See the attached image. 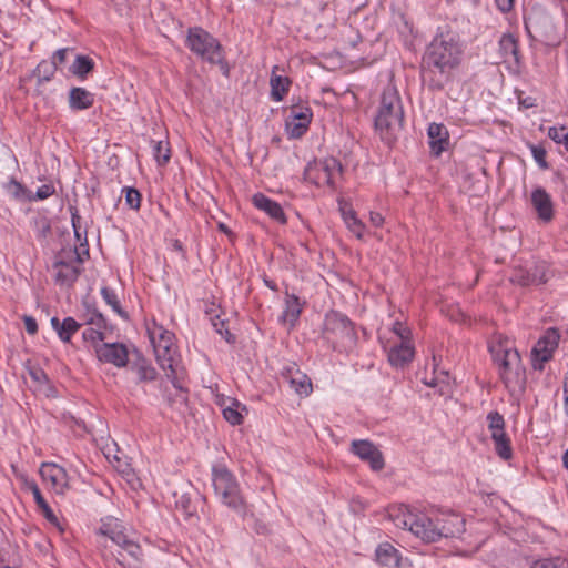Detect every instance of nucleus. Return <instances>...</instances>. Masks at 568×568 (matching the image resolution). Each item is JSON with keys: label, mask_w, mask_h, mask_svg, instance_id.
I'll use <instances>...</instances> for the list:
<instances>
[{"label": "nucleus", "mask_w": 568, "mask_h": 568, "mask_svg": "<svg viewBox=\"0 0 568 568\" xmlns=\"http://www.w3.org/2000/svg\"><path fill=\"white\" fill-rule=\"evenodd\" d=\"M462 47L452 32L437 34L423 59V80L433 90H440L462 60Z\"/></svg>", "instance_id": "nucleus-1"}, {"label": "nucleus", "mask_w": 568, "mask_h": 568, "mask_svg": "<svg viewBox=\"0 0 568 568\" xmlns=\"http://www.w3.org/2000/svg\"><path fill=\"white\" fill-rule=\"evenodd\" d=\"M148 333L158 364L176 389V399L173 403L181 406L185 405L186 395L182 382L186 372L181 364L178 347L174 343V334L159 325H153L148 329Z\"/></svg>", "instance_id": "nucleus-2"}, {"label": "nucleus", "mask_w": 568, "mask_h": 568, "mask_svg": "<svg viewBox=\"0 0 568 568\" xmlns=\"http://www.w3.org/2000/svg\"><path fill=\"white\" fill-rule=\"evenodd\" d=\"M404 121V110L398 91L388 85L382 94L378 113L375 118V126L382 138L390 142L396 133L402 129Z\"/></svg>", "instance_id": "nucleus-3"}, {"label": "nucleus", "mask_w": 568, "mask_h": 568, "mask_svg": "<svg viewBox=\"0 0 568 568\" xmlns=\"http://www.w3.org/2000/svg\"><path fill=\"white\" fill-rule=\"evenodd\" d=\"M213 488L220 503L233 511L245 515L247 505L234 475L222 465L212 469Z\"/></svg>", "instance_id": "nucleus-4"}, {"label": "nucleus", "mask_w": 568, "mask_h": 568, "mask_svg": "<svg viewBox=\"0 0 568 568\" xmlns=\"http://www.w3.org/2000/svg\"><path fill=\"white\" fill-rule=\"evenodd\" d=\"M490 352L495 363L498 365L499 374L508 388H524L526 373L521 358L516 349L504 346L501 343L493 345Z\"/></svg>", "instance_id": "nucleus-5"}, {"label": "nucleus", "mask_w": 568, "mask_h": 568, "mask_svg": "<svg viewBox=\"0 0 568 568\" xmlns=\"http://www.w3.org/2000/svg\"><path fill=\"white\" fill-rule=\"evenodd\" d=\"M323 334L334 347L352 346L356 339L352 322L338 312H329L326 315Z\"/></svg>", "instance_id": "nucleus-6"}, {"label": "nucleus", "mask_w": 568, "mask_h": 568, "mask_svg": "<svg viewBox=\"0 0 568 568\" xmlns=\"http://www.w3.org/2000/svg\"><path fill=\"white\" fill-rule=\"evenodd\" d=\"M187 45L195 54L210 63H222L223 53L219 41L202 28H191Z\"/></svg>", "instance_id": "nucleus-7"}, {"label": "nucleus", "mask_w": 568, "mask_h": 568, "mask_svg": "<svg viewBox=\"0 0 568 568\" xmlns=\"http://www.w3.org/2000/svg\"><path fill=\"white\" fill-rule=\"evenodd\" d=\"M342 164L335 158H326L322 161L310 163L304 172L306 180L316 185L327 184L334 186L336 179L342 175Z\"/></svg>", "instance_id": "nucleus-8"}, {"label": "nucleus", "mask_w": 568, "mask_h": 568, "mask_svg": "<svg viewBox=\"0 0 568 568\" xmlns=\"http://www.w3.org/2000/svg\"><path fill=\"white\" fill-rule=\"evenodd\" d=\"M487 422L497 455L504 460L510 459L513 456V449L510 439L505 433L504 417L497 412H490L487 415Z\"/></svg>", "instance_id": "nucleus-9"}, {"label": "nucleus", "mask_w": 568, "mask_h": 568, "mask_svg": "<svg viewBox=\"0 0 568 568\" xmlns=\"http://www.w3.org/2000/svg\"><path fill=\"white\" fill-rule=\"evenodd\" d=\"M560 335L556 328H549L538 339L531 351V364L535 369L541 371L544 364L552 358L555 349L558 347Z\"/></svg>", "instance_id": "nucleus-10"}, {"label": "nucleus", "mask_w": 568, "mask_h": 568, "mask_svg": "<svg viewBox=\"0 0 568 568\" xmlns=\"http://www.w3.org/2000/svg\"><path fill=\"white\" fill-rule=\"evenodd\" d=\"M547 266L544 262H535L530 265L515 266L510 276V282L519 286L540 285L547 282Z\"/></svg>", "instance_id": "nucleus-11"}, {"label": "nucleus", "mask_w": 568, "mask_h": 568, "mask_svg": "<svg viewBox=\"0 0 568 568\" xmlns=\"http://www.w3.org/2000/svg\"><path fill=\"white\" fill-rule=\"evenodd\" d=\"M43 483L58 495H63L69 488L68 475L64 468L53 463H43L40 467Z\"/></svg>", "instance_id": "nucleus-12"}, {"label": "nucleus", "mask_w": 568, "mask_h": 568, "mask_svg": "<svg viewBox=\"0 0 568 568\" xmlns=\"http://www.w3.org/2000/svg\"><path fill=\"white\" fill-rule=\"evenodd\" d=\"M387 352L388 362L394 367H404L410 363L415 355V348L412 342H390L384 344Z\"/></svg>", "instance_id": "nucleus-13"}, {"label": "nucleus", "mask_w": 568, "mask_h": 568, "mask_svg": "<svg viewBox=\"0 0 568 568\" xmlns=\"http://www.w3.org/2000/svg\"><path fill=\"white\" fill-rule=\"evenodd\" d=\"M94 351L100 362L110 363L116 367H124L128 364V349L123 344H97Z\"/></svg>", "instance_id": "nucleus-14"}, {"label": "nucleus", "mask_w": 568, "mask_h": 568, "mask_svg": "<svg viewBox=\"0 0 568 568\" xmlns=\"http://www.w3.org/2000/svg\"><path fill=\"white\" fill-rule=\"evenodd\" d=\"M352 450L361 459L367 462L375 471L383 469L384 458L382 453L368 440H354Z\"/></svg>", "instance_id": "nucleus-15"}, {"label": "nucleus", "mask_w": 568, "mask_h": 568, "mask_svg": "<svg viewBox=\"0 0 568 568\" xmlns=\"http://www.w3.org/2000/svg\"><path fill=\"white\" fill-rule=\"evenodd\" d=\"M530 202L538 219L549 222L554 217V204L550 195L542 187H536L531 192Z\"/></svg>", "instance_id": "nucleus-16"}, {"label": "nucleus", "mask_w": 568, "mask_h": 568, "mask_svg": "<svg viewBox=\"0 0 568 568\" xmlns=\"http://www.w3.org/2000/svg\"><path fill=\"white\" fill-rule=\"evenodd\" d=\"M438 524L437 518L432 519L426 515H415L412 532L427 542H435L438 540Z\"/></svg>", "instance_id": "nucleus-17"}, {"label": "nucleus", "mask_w": 568, "mask_h": 568, "mask_svg": "<svg viewBox=\"0 0 568 568\" xmlns=\"http://www.w3.org/2000/svg\"><path fill=\"white\" fill-rule=\"evenodd\" d=\"M438 524V540L440 538H454L465 531L464 519L456 514L443 515L437 517Z\"/></svg>", "instance_id": "nucleus-18"}, {"label": "nucleus", "mask_w": 568, "mask_h": 568, "mask_svg": "<svg viewBox=\"0 0 568 568\" xmlns=\"http://www.w3.org/2000/svg\"><path fill=\"white\" fill-rule=\"evenodd\" d=\"M283 376L298 395L308 396L312 393L311 379L306 374L302 373L298 368L288 367L283 373Z\"/></svg>", "instance_id": "nucleus-19"}, {"label": "nucleus", "mask_w": 568, "mask_h": 568, "mask_svg": "<svg viewBox=\"0 0 568 568\" xmlns=\"http://www.w3.org/2000/svg\"><path fill=\"white\" fill-rule=\"evenodd\" d=\"M253 204L261 211H264L270 217L277 221L281 224L286 223V216L283 212L282 206L265 196L262 193H256L252 197Z\"/></svg>", "instance_id": "nucleus-20"}, {"label": "nucleus", "mask_w": 568, "mask_h": 568, "mask_svg": "<svg viewBox=\"0 0 568 568\" xmlns=\"http://www.w3.org/2000/svg\"><path fill=\"white\" fill-rule=\"evenodd\" d=\"M55 271L54 277L60 285H72L80 275V267L67 263L62 260H57L53 264Z\"/></svg>", "instance_id": "nucleus-21"}, {"label": "nucleus", "mask_w": 568, "mask_h": 568, "mask_svg": "<svg viewBox=\"0 0 568 568\" xmlns=\"http://www.w3.org/2000/svg\"><path fill=\"white\" fill-rule=\"evenodd\" d=\"M499 53L505 63H519L517 39L511 33H505L499 40Z\"/></svg>", "instance_id": "nucleus-22"}, {"label": "nucleus", "mask_w": 568, "mask_h": 568, "mask_svg": "<svg viewBox=\"0 0 568 568\" xmlns=\"http://www.w3.org/2000/svg\"><path fill=\"white\" fill-rule=\"evenodd\" d=\"M290 118H292L294 121H298L297 123H294L293 128L291 129V135L298 138L306 131L311 122L312 113L308 108L292 106L290 111Z\"/></svg>", "instance_id": "nucleus-23"}, {"label": "nucleus", "mask_w": 568, "mask_h": 568, "mask_svg": "<svg viewBox=\"0 0 568 568\" xmlns=\"http://www.w3.org/2000/svg\"><path fill=\"white\" fill-rule=\"evenodd\" d=\"M432 150L439 155L448 144V131L443 124L432 123L428 126Z\"/></svg>", "instance_id": "nucleus-24"}, {"label": "nucleus", "mask_w": 568, "mask_h": 568, "mask_svg": "<svg viewBox=\"0 0 568 568\" xmlns=\"http://www.w3.org/2000/svg\"><path fill=\"white\" fill-rule=\"evenodd\" d=\"M81 217L77 213H72V226L74 230V235L77 240L80 242L79 246L74 248L75 258L79 263H82L84 258L89 257V246L87 239V230H81L80 224Z\"/></svg>", "instance_id": "nucleus-25"}, {"label": "nucleus", "mask_w": 568, "mask_h": 568, "mask_svg": "<svg viewBox=\"0 0 568 568\" xmlns=\"http://www.w3.org/2000/svg\"><path fill=\"white\" fill-rule=\"evenodd\" d=\"M278 67H274L270 80L271 97L274 101H282L287 93L291 85V80L287 77L276 74Z\"/></svg>", "instance_id": "nucleus-26"}, {"label": "nucleus", "mask_w": 568, "mask_h": 568, "mask_svg": "<svg viewBox=\"0 0 568 568\" xmlns=\"http://www.w3.org/2000/svg\"><path fill=\"white\" fill-rule=\"evenodd\" d=\"M376 559L383 566L398 567L400 556L393 545L385 542L376 549Z\"/></svg>", "instance_id": "nucleus-27"}, {"label": "nucleus", "mask_w": 568, "mask_h": 568, "mask_svg": "<svg viewBox=\"0 0 568 568\" xmlns=\"http://www.w3.org/2000/svg\"><path fill=\"white\" fill-rule=\"evenodd\" d=\"M339 211L349 231L353 232L358 239H361L363 236L365 226L362 221L357 219L355 211L351 207V205L346 203H341Z\"/></svg>", "instance_id": "nucleus-28"}, {"label": "nucleus", "mask_w": 568, "mask_h": 568, "mask_svg": "<svg viewBox=\"0 0 568 568\" xmlns=\"http://www.w3.org/2000/svg\"><path fill=\"white\" fill-rule=\"evenodd\" d=\"M415 515L416 514L405 507H397L389 510V518L394 525L403 529L407 528L410 532L413 530Z\"/></svg>", "instance_id": "nucleus-29"}, {"label": "nucleus", "mask_w": 568, "mask_h": 568, "mask_svg": "<svg viewBox=\"0 0 568 568\" xmlns=\"http://www.w3.org/2000/svg\"><path fill=\"white\" fill-rule=\"evenodd\" d=\"M93 94L83 88H73L70 91V105L73 109H88L93 104Z\"/></svg>", "instance_id": "nucleus-30"}, {"label": "nucleus", "mask_w": 568, "mask_h": 568, "mask_svg": "<svg viewBox=\"0 0 568 568\" xmlns=\"http://www.w3.org/2000/svg\"><path fill=\"white\" fill-rule=\"evenodd\" d=\"M27 487L31 490L33 498L38 505V507L42 510L44 517L52 524L58 525V518L53 514L52 509L44 500L38 485L34 481H27Z\"/></svg>", "instance_id": "nucleus-31"}, {"label": "nucleus", "mask_w": 568, "mask_h": 568, "mask_svg": "<svg viewBox=\"0 0 568 568\" xmlns=\"http://www.w3.org/2000/svg\"><path fill=\"white\" fill-rule=\"evenodd\" d=\"M301 311L298 298L296 296H287L285 310L280 320L283 324H288L292 327L298 320Z\"/></svg>", "instance_id": "nucleus-32"}, {"label": "nucleus", "mask_w": 568, "mask_h": 568, "mask_svg": "<svg viewBox=\"0 0 568 568\" xmlns=\"http://www.w3.org/2000/svg\"><path fill=\"white\" fill-rule=\"evenodd\" d=\"M93 69L94 61L91 58L81 54L75 57L74 62L70 67V71L80 79H84Z\"/></svg>", "instance_id": "nucleus-33"}, {"label": "nucleus", "mask_w": 568, "mask_h": 568, "mask_svg": "<svg viewBox=\"0 0 568 568\" xmlns=\"http://www.w3.org/2000/svg\"><path fill=\"white\" fill-rule=\"evenodd\" d=\"M123 529V525L121 521L113 517H108L104 519L99 528V532L103 536L109 537L111 540H114L116 535H119Z\"/></svg>", "instance_id": "nucleus-34"}, {"label": "nucleus", "mask_w": 568, "mask_h": 568, "mask_svg": "<svg viewBox=\"0 0 568 568\" xmlns=\"http://www.w3.org/2000/svg\"><path fill=\"white\" fill-rule=\"evenodd\" d=\"M80 327L81 324H79L73 317H65L59 326L57 334L62 342L69 343L71 341V336L78 332Z\"/></svg>", "instance_id": "nucleus-35"}, {"label": "nucleus", "mask_w": 568, "mask_h": 568, "mask_svg": "<svg viewBox=\"0 0 568 568\" xmlns=\"http://www.w3.org/2000/svg\"><path fill=\"white\" fill-rule=\"evenodd\" d=\"M134 369L138 375L139 382H152L158 376L155 368L144 361L138 363Z\"/></svg>", "instance_id": "nucleus-36"}, {"label": "nucleus", "mask_w": 568, "mask_h": 568, "mask_svg": "<svg viewBox=\"0 0 568 568\" xmlns=\"http://www.w3.org/2000/svg\"><path fill=\"white\" fill-rule=\"evenodd\" d=\"M57 69L54 64L48 61H42L38 64L33 74L38 78L39 83L43 81H50L54 75Z\"/></svg>", "instance_id": "nucleus-37"}, {"label": "nucleus", "mask_w": 568, "mask_h": 568, "mask_svg": "<svg viewBox=\"0 0 568 568\" xmlns=\"http://www.w3.org/2000/svg\"><path fill=\"white\" fill-rule=\"evenodd\" d=\"M153 153L158 164L165 165L171 158L169 143L164 141L156 142L153 146Z\"/></svg>", "instance_id": "nucleus-38"}, {"label": "nucleus", "mask_w": 568, "mask_h": 568, "mask_svg": "<svg viewBox=\"0 0 568 568\" xmlns=\"http://www.w3.org/2000/svg\"><path fill=\"white\" fill-rule=\"evenodd\" d=\"M392 332L395 336L394 339H389L390 342H412V331L409 327H407L405 324L400 322H395L393 324Z\"/></svg>", "instance_id": "nucleus-39"}, {"label": "nucleus", "mask_w": 568, "mask_h": 568, "mask_svg": "<svg viewBox=\"0 0 568 568\" xmlns=\"http://www.w3.org/2000/svg\"><path fill=\"white\" fill-rule=\"evenodd\" d=\"M239 403H233L232 406H227L223 409L224 418L232 425H239L242 423L243 416L237 409Z\"/></svg>", "instance_id": "nucleus-40"}, {"label": "nucleus", "mask_w": 568, "mask_h": 568, "mask_svg": "<svg viewBox=\"0 0 568 568\" xmlns=\"http://www.w3.org/2000/svg\"><path fill=\"white\" fill-rule=\"evenodd\" d=\"M122 549L131 557L133 564L141 561L142 549L140 545L134 540L126 544V546H124Z\"/></svg>", "instance_id": "nucleus-41"}, {"label": "nucleus", "mask_w": 568, "mask_h": 568, "mask_svg": "<svg viewBox=\"0 0 568 568\" xmlns=\"http://www.w3.org/2000/svg\"><path fill=\"white\" fill-rule=\"evenodd\" d=\"M101 294L104 298V301L115 311L118 312L119 314H122V311H121V307H120V303L116 298V295L113 291H111L110 288L108 287H103L101 290Z\"/></svg>", "instance_id": "nucleus-42"}, {"label": "nucleus", "mask_w": 568, "mask_h": 568, "mask_svg": "<svg viewBox=\"0 0 568 568\" xmlns=\"http://www.w3.org/2000/svg\"><path fill=\"white\" fill-rule=\"evenodd\" d=\"M530 568H568V562H565L560 559L557 560H537L535 561Z\"/></svg>", "instance_id": "nucleus-43"}, {"label": "nucleus", "mask_w": 568, "mask_h": 568, "mask_svg": "<svg viewBox=\"0 0 568 568\" xmlns=\"http://www.w3.org/2000/svg\"><path fill=\"white\" fill-rule=\"evenodd\" d=\"M548 136L554 140L556 143H562L565 144L566 140L568 139V131L565 126L561 128H550L548 131Z\"/></svg>", "instance_id": "nucleus-44"}, {"label": "nucleus", "mask_w": 568, "mask_h": 568, "mask_svg": "<svg viewBox=\"0 0 568 568\" xmlns=\"http://www.w3.org/2000/svg\"><path fill=\"white\" fill-rule=\"evenodd\" d=\"M212 325L213 327L215 328V331L222 335L229 343L233 342L234 341V337L233 335L229 332V329H224V321H221L219 318V316H216L215 318H212Z\"/></svg>", "instance_id": "nucleus-45"}, {"label": "nucleus", "mask_w": 568, "mask_h": 568, "mask_svg": "<svg viewBox=\"0 0 568 568\" xmlns=\"http://www.w3.org/2000/svg\"><path fill=\"white\" fill-rule=\"evenodd\" d=\"M125 201L131 209L136 210L140 207L141 194L135 189H128Z\"/></svg>", "instance_id": "nucleus-46"}, {"label": "nucleus", "mask_w": 568, "mask_h": 568, "mask_svg": "<svg viewBox=\"0 0 568 568\" xmlns=\"http://www.w3.org/2000/svg\"><path fill=\"white\" fill-rule=\"evenodd\" d=\"M530 150L535 161L540 165V168L547 169L548 164L546 162V150L537 145H531Z\"/></svg>", "instance_id": "nucleus-47"}, {"label": "nucleus", "mask_w": 568, "mask_h": 568, "mask_svg": "<svg viewBox=\"0 0 568 568\" xmlns=\"http://www.w3.org/2000/svg\"><path fill=\"white\" fill-rule=\"evenodd\" d=\"M82 336L84 341H90L95 345L103 341V333L99 328H88L82 333Z\"/></svg>", "instance_id": "nucleus-48"}, {"label": "nucleus", "mask_w": 568, "mask_h": 568, "mask_svg": "<svg viewBox=\"0 0 568 568\" xmlns=\"http://www.w3.org/2000/svg\"><path fill=\"white\" fill-rule=\"evenodd\" d=\"M7 191L10 195H12L16 199H21L24 196L26 190L24 187L17 181H10L7 184Z\"/></svg>", "instance_id": "nucleus-49"}, {"label": "nucleus", "mask_w": 568, "mask_h": 568, "mask_svg": "<svg viewBox=\"0 0 568 568\" xmlns=\"http://www.w3.org/2000/svg\"><path fill=\"white\" fill-rule=\"evenodd\" d=\"M68 51L69 49L67 48L59 49L58 51H55L51 61V63L54 64L55 69H58L60 64H63L65 62Z\"/></svg>", "instance_id": "nucleus-50"}, {"label": "nucleus", "mask_w": 568, "mask_h": 568, "mask_svg": "<svg viewBox=\"0 0 568 568\" xmlns=\"http://www.w3.org/2000/svg\"><path fill=\"white\" fill-rule=\"evenodd\" d=\"M54 193V186L51 184H44L37 191V199L44 200Z\"/></svg>", "instance_id": "nucleus-51"}, {"label": "nucleus", "mask_w": 568, "mask_h": 568, "mask_svg": "<svg viewBox=\"0 0 568 568\" xmlns=\"http://www.w3.org/2000/svg\"><path fill=\"white\" fill-rule=\"evenodd\" d=\"M176 506L181 507L187 515L193 514V507L191 505V500L185 495H182L180 499L176 500Z\"/></svg>", "instance_id": "nucleus-52"}, {"label": "nucleus", "mask_w": 568, "mask_h": 568, "mask_svg": "<svg viewBox=\"0 0 568 568\" xmlns=\"http://www.w3.org/2000/svg\"><path fill=\"white\" fill-rule=\"evenodd\" d=\"M23 322H24L26 331L30 335H34L38 332V324L33 317L24 316Z\"/></svg>", "instance_id": "nucleus-53"}, {"label": "nucleus", "mask_w": 568, "mask_h": 568, "mask_svg": "<svg viewBox=\"0 0 568 568\" xmlns=\"http://www.w3.org/2000/svg\"><path fill=\"white\" fill-rule=\"evenodd\" d=\"M112 541L120 546L121 548H123L124 546H126V544L133 541V539L130 538L129 535L125 532V529H123L119 535H116V537Z\"/></svg>", "instance_id": "nucleus-54"}, {"label": "nucleus", "mask_w": 568, "mask_h": 568, "mask_svg": "<svg viewBox=\"0 0 568 568\" xmlns=\"http://www.w3.org/2000/svg\"><path fill=\"white\" fill-rule=\"evenodd\" d=\"M87 323L91 324V325H95L97 328H99V329L103 328L105 325L104 318H103L102 314H100V313L93 314L90 318H88Z\"/></svg>", "instance_id": "nucleus-55"}, {"label": "nucleus", "mask_w": 568, "mask_h": 568, "mask_svg": "<svg viewBox=\"0 0 568 568\" xmlns=\"http://www.w3.org/2000/svg\"><path fill=\"white\" fill-rule=\"evenodd\" d=\"M447 377H448L447 373L443 371V372L440 373V376H438V377H434V378H432L430 381L425 379V381H424V383H425L426 385L430 386V387H436V386H438L440 383H445V378H447Z\"/></svg>", "instance_id": "nucleus-56"}, {"label": "nucleus", "mask_w": 568, "mask_h": 568, "mask_svg": "<svg viewBox=\"0 0 568 568\" xmlns=\"http://www.w3.org/2000/svg\"><path fill=\"white\" fill-rule=\"evenodd\" d=\"M562 393H564V408L565 413L568 416V373L566 374L562 382Z\"/></svg>", "instance_id": "nucleus-57"}, {"label": "nucleus", "mask_w": 568, "mask_h": 568, "mask_svg": "<svg viewBox=\"0 0 568 568\" xmlns=\"http://www.w3.org/2000/svg\"><path fill=\"white\" fill-rule=\"evenodd\" d=\"M498 9L503 12H508L513 9L514 0H495Z\"/></svg>", "instance_id": "nucleus-58"}, {"label": "nucleus", "mask_w": 568, "mask_h": 568, "mask_svg": "<svg viewBox=\"0 0 568 568\" xmlns=\"http://www.w3.org/2000/svg\"><path fill=\"white\" fill-rule=\"evenodd\" d=\"M369 220L371 223L376 227L382 226L384 223V217L377 212H371Z\"/></svg>", "instance_id": "nucleus-59"}, {"label": "nucleus", "mask_w": 568, "mask_h": 568, "mask_svg": "<svg viewBox=\"0 0 568 568\" xmlns=\"http://www.w3.org/2000/svg\"><path fill=\"white\" fill-rule=\"evenodd\" d=\"M547 43H554L557 41V37L554 34V30H546L540 34Z\"/></svg>", "instance_id": "nucleus-60"}, {"label": "nucleus", "mask_w": 568, "mask_h": 568, "mask_svg": "<svg viewBox=\"0 0 568 568\" xmlns=\"http://www.w3.org/2000/svg\"><path fill=\"white\" fill-rule=\"evenodd\" d=\"M519 103L526 109L532 108V106H535V99H532V98H527L524 100L519 99Z\"/></svg>", "instance_id": "nucleus-61"}, {"label": "nucleus", "mask_w": 568, "mask_h": 568, "mask_svg": "<svg viewBox=\"0 0 568 568\" xmlns=\"http://www.w3.org/2000/svg\"><path fill=\"white\" fill-rule=\"evenodd\" d=\"M31 376L33 379L40 382L41 379H45V374L42 371H32Z\"/></svg>", "instance_id": "nucleus-62"}, {"label": "nucleus", "mask_w": 568, "mask_h": 568, "mask_svg": "<svg viewBox=\"0 0 568 568\" xmlns=\"http://www.w3.org/2000/svg\"><path fill=\"white\" fill-rule=\"evenodd\" d=\"M62 322L59 321L58 317H52L51 318V326L52 328L57 332L59 329V326L61 325Z\"/></svg>", "instance_id": "nucleus-63"}, {"label": "nucleus", "mask_w": 568, "mask_h": 568, "mask_svg": "<svg viewBox=\"0 0 568 568\" xmlns=\"http://www.w3.org/2000/svg\"><path fill=\"white\" fill-rule=\"evenodd\" d=\"M562 463H564V466L568 469V449L565 452V454L562 456Z\"/></svg>", "instance_id": "nucleus-64"}]
</instances>
